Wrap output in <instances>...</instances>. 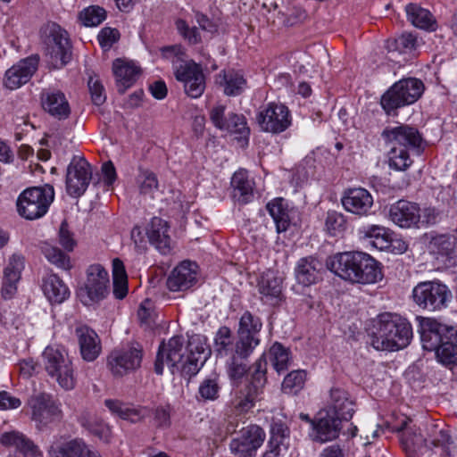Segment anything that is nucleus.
<instances>
[{
  "mask_svg": "<svg viewBox=\"0 0 457 457\" xmlns=\"http://www.w3.org/2000/svg\"><path fill=\"white\" fill-rule=\"evenodd\" d=\"M328 269L353 283L374 284L383 278L380 263L362 252L338 253L328 258Z\"/></svg>",
  "mask_w": 457,
  "mask_h": 457,
  "instance_id": "obj_1",
  "label": "nucleus"
},
{
  "mask_svg": "<svg viewBox=\"0 0 457 457\" xmlns=\"http://www.w3.org/2000/svg\"><path fill=\"white\" fill-rule=\"evenodd\" d=\"M381 137L389 148V166L396 170L408 169L412 163L411 154H419L422 149V135L417 128L408 124L386 127Z\"/></svg>",
  "mask_w": 457,
  "mask_h": 457,
  "instance_id": "obj_2",
  "label": "nucleus"
},
{
  "mask_svg": "<svg viewBox=\"0 0 457 457\" xmlns=\"http://www.w3.org/2000/svg\"><path fill=\"white\" fill-rule=\"evenodd\" d=\"M420 337L425 350L436 353L444 365L457 364V327L424 318L420 322Z\"/></svg>",
  "mask_w": 457,
  "mask_h": 457,
  "instance_id": "obj_3",
  "label": "nucleus"
},
{
  "mask_svg": "<svg viewBox=\"0 0 457 457\" xmlns=\"http://www.w3.org/2000/svg\"><path fill=\"white\" fill-rule=\"evenodd\" d=\"M412 338L411 323L395 313L378 316L371 332V345L380 351H398L410 345Z\"/></svg>",
  "mask_w": 457,
  "mask_h": 457,
  "instance_id": "obj_4",
  "label": "nucleus"
},
{
  "mask_svg": "<svg viewBox=\"0 0 457 457\" xmlns=\"http://www.w3.org/2000/svg\"><path fill=\"white\" fill-rule=\"evenodd\" d=\"M250 378L244 387L237 390L231 400V406L237 414L251 410L263 393L267 382V361L263 353L249 368Z\"/></svg>",
  "mask_w": 457,
  "mask_h": 457,
  "instance_id": "obj_5",
  "label": "nucleus"
},
{
  "mask_svg": "<svg viewBox=\"0 0 457 457\" xmlns=\"http://www.w3.org/2000/svg\"><path fill=\"white\" fill-rule=\"evenodd\" d=\"M424 84L415 78L403 79L391 86L381 96L380 104L387 115H396L397 110L414 104L421 96Z\"/></svg>",
  "mask_w": 457,
  "mask_h": 457,
  "instance_id": "obj_6",
  "label": "nucleus"
},
{
  "mask_svg": "<svg viewBox=\"0 0 457 457\" xmlns=\"http://www.w3.org/2000/svg\"><path fill=\"white\" fill-rule=\"evenodd\" d=\"M54 199V187L49 184L29 187L18 196V213L29 220L40 219L47 212Z\"/></svg>",
  "mask_w": 457,
  "mask_h": 457,
  "instance_id": "obj_7",
  "label": "nucleus"
},
{
  "mask_svg": "<svg viewBox=\"0 0 457 457\" xmlns=\"http://www.w3.org/2000/svg\"><path fill=\"white\" fill-rule=\"evenodd\" d=\"M40 37L46 54L55 68H62L71 59V45L68 32L55 22H49L40 29Z\"/></svg>",
  "mask_w": 457,
  "mask_h": 457,
  "instance_id": "obj_8",
  "label": "nucleus"
},
{
  "mask_svg": "<svg viewBox=\"0 0 457 457\" xmlns=\"http://www.w3.org/2000/svg\"><path fill=\"white\" fill-rule=\"evenodd\" d=\"M44 366L46 373L55 379L65 390L73 389L76 384L75 370L72 361L63 348L47 346L43 352Z\"/></svg>",
  "mask_w": 457,
  "mask_h": 457,
  "instance_id": "obj_9",
  "label": "nucleus"
},
{
  "mask_svg": "<svg viewBox=\"0 0 457 457\" xmlns=\"http://www.w3.org/2000/svg\"><path fill=\"white\" fill-rule=\"evenodd\" d=\"M143 347L131 343L113 349L107 357V368L115 378H122L136 371L141 366Z\"/></svg>",
  "mask_w": 457,
  "mask_h": 457,
  "instance_id": "obj_10",
  "label": "nucleus"
},
{
  "mask_svg": "<svg viewBox=\"0 0 457 457\" xmlns=\"http://www.w3.org/2000/svg\"><path fill=\"white\" fill-rule=\"evenodd\" d=\"M167 364L172 374L186 375L184 368H187V356L184 355V338L182 336L172 337L167 344L162 343L159 346L154 371L158 375L163 373V364Z\"/></svg>",
  "mask_w": 457,
  "mask_h": 457,
  "instance_id": "obj_11",
  "label": "nucleus"
},
{
  "mask_svg": "<svg viewBox=\"0 0 457 457\" xmlns=\"http://www.w3.org/2000/svg\"><path fill=\"white\" fill-rule=\"evenodd\" d=\"M262 328V321L259 316L250 311L244 312L237 330L236 353L242 356L251 355L261 342Z\"/></svg>",
  "mask_w": 457,
  "mask_h": 457,
  "instance_id": "obj_12",
  "label": "nucleus"
},
{
  "mask_svg": "<svg viewBox=\"0 0 457 457\" xmlns=\"http://www.w3.org/2000/svg\"><path fill=\"white\" fill-rule=\"evenodd\" d=\"M413 301L424 309L436 311L445 308L453 295L448 287L437 281L419 283L412 290Z\"/></svg>",
  "mask_w": 457,
  "mask_h": 457,
  "instance_id": "obj_13",
  "label": "nucleus"
},
{
  "mask_svg": "<svg viewBox=\"0 0 457 457\" xmlns=\"http://www.w3.org/2000/svg\"><path fill=\"white\" fill-rule=\"evenodd\" d=\"M92 167L80 156H73L67 167L66 172V191L74 198L84 195L92 179Z\"/></svg>",
  "mask_w": 457,
  "mask_h": 457,
  "instance_id": "obj_14",
  "label": "nucleus"
},
{
  "mask_svg": "<svg viewBox=\"0 0 457 457\" xmlns=\"http://www.w3.org/2000/svg\"><path fill=\"white\" fill-rule=\"evenodd\" d=\"M261 129L265 132L279 134L291 125V115L288 108L280 104L269 103L261 110L256 117Z\"/></svg>",
  "mask_w": 457,
  "mask_h": 457,
  "instance_id": "obj_15",
  "label": "nucleus"
},
{
  "mask_svg": "<svg viewBox=\"0 0 457 457\" xmlns=\"http://www.w3.org/2000/svg\"><path fill=\"white\" fill-rule=\"evenodd\" d=\"M264 439L263 429L257 425H251L242 428L238 436L230 441L229 449L236 457H255Z\"/></svg>",
  "mask_w": 457,
  "mask_h": 457,
  "instance_id": "obj_16",
  "label": "nucleus"
},
{
  "mask_svg": "<svg viewBox=\"0 0 457 457\" xmlns=\"http://www.w3.org/2000/svg\"><path fill=\"white\" fill-rule=\"evenodd\" d=\"M29 405L32 410V420L40 426L59 421L62 417L60 403L49 395L40 394L32 397Z\"/></svg>",
  "mask_w": 457,
  "mask_h": 457,
  "instance_id": "obj_17",
  "label": "nucleus"
},
{
  "mask_svg": "<svg viewBox=\"0 0 457 457\" xmlns=\"http://www.w3.org/2000/svg\"><path fill=\"white\" fill-rule=\"evenodd\" d=\"M39 58L37 54L20 60L9 68L4 77V86L15 90L28 83L38 68Z\"/></svg>",
  "mask_w": 457,
  "mask_h": 457,
  "instance_id": "obj_18",
  "label": "nucleus"
},
{
  "mask_svg": "<svg viewBox=\"0 0 457 457\" xmlns=\"http://www.w3.org/2000/svg\"><path fill=\"white\" fill-rule=\"evenodd\" d=\"M109 275L100 264L90 265L87 270V280L83 290L89 302H99L109 294Z\"/></svg>",
  "mask_w": 457,
  "mask_h": 457,
  "instance_id": "obj_19",
  "label": "nucleus"
},
{
  "mask_svg": "<svg viewBox=\"0 0 457 457\" xmlns=\"http://www.w3.org/2000/svg\"><path fill=\"white\" fill-rule=\"evenodd\" d=\"M343 420L345 419L332 413L329 410H320L316 417L312 440L318 443H326L337 438Z\"/></svg>",
  "mask_w": 457,
  "mask_h": 457,
  "instance_id": "obj_20",
  "label": "nucleus"
},
{
  "mask_svg": "<svg viewBox=\"0 0 457 457\" xmlns=\"http://www.w3.org/2000/svg\"><path fill=\"white\" fill-rule=\"evenodd\" d=\"M197 276V264L190 261H184L171 271L166 285L172 292L186 291L196 284Z\"/></svg>",
  "mask_w": 457,
  "mask_h": 457,
  "instance_id": "obj_21",
  "label": "nucleus"
},
{
  "mask_svg": "<svg viewBox=\"0 0 457 457\" xmlns=\"http://www.w3.org/2000/svg\"><path fill=\"white\" fill-rule=\"evenodd\" d=\"M388 217L400 228L418 227L421 213L420 206L412 202L399 200L389 208Z\"/></svg>",
  "mask_w": 457,
  "mask_h": 457,
  "instance_id": "obj_22",
  "label": "nucleus"
},
{
  "mask_svg": "<svg viewBox=\"0 0 457 457\" xmlns=\"http://www.w3.org/2000/svg\"><path fill=\"white\" fill-rule=\"evenodd\" d=\"M283 280L273 270L263 272L257 282L261 300L267 304L278 305L284 300Z\"/></svg>",
  "mask_w": 457,
  "mask_h": 457,
  "instance_id": "obj_23",
  "label": "nucleus"
},
{
  "mask_svg": "<svg viewBox=\"0 0 457 457\" xmlns=\"http://www.w3.org/2000/svg\"><path fill=\"white\" fill-rule=\"evenodd\" d=\"M344 208L353 214L365 216L370 213L373 206V197L362 187L349 188L344 192L341 198Z\"/></svg>",
  "mask_w": 457,
  "mask_h": 457,
  "instance_id": "obj_24",
  "label": "nucleus"
},
{
  "mask_svg": "<svg viewBox=\"0 0 457 457\" xmlns=\"http://www.w3.org/2000/svg\"><path fill=\"white\" fill-rule=\"evenodd\" d=\"M43 109L53 117L62 120L71 114V106L65 95L57 89H44L40 94Z\"/></svg>",
  "mask_w": 457,
  "mask_h": 457,
  "instance_id": "obj_25",
  "label": "nucleus"
},
{
  "mask_svg": "<svg viewBox=\"0 0 457 457\" xmlns=\"http://www.w3.org/2000/svg\"><path fill=\"white\" fill-rule=\"evenodd\" d=\"M24 269V257L13 253L4 270L1 294L4 299H11L17 292V284Z\"/></svg>",
  "mask_w": 457,
  "mask_h": 457,
  "instance_id": "obj_26",
  "label": "nucleus"
},
{
  "mask_svg": "<svg viewBox=\"0 0 457 457\" xmlns=\"http://www.w3.org/2000/svg\"><path fill=\"white\" fill-rule=\"evenodd\" d=\"M169 229L168 222L159 217H154L146 228L150 244L162 254L170 253L172 249Z\"/></svg>",
  "mask_w": 457,
  "mask_h": 457,
  "instance_id": "obj_27",
  "label": "nucleus"
},
{
  "mask_svg": "<svg viewBox=\"0 0 457 457\" xmlns=\"http://www.w3.org/2000/svg\"><path fill=\"white\" fill-rule=\"evenodd\" d=\"M81 357L86 361H94L102 352L101 340L96 331L87 326L75 329Z\"/></svg>",
  "mask_w": 457,
  "mask_h": 457,
  "instance_id": "obj_28",
  "label": "nucleus"
},
{
  "mask_svg": "<svg viewBox=\"0 0 457 457\" xmlns=\"http://www.w3.org/2000/svg\"><path fill=\"white\" fill-rule=\"evenodd\" d=\"M324 410H329L332 413L349 420L352 419L354 410L353 402L349 394L341 386H332L329 390V399Z\"/></svg>",
  "mask_w": 457,
  "mask_h": 457,
  "instance_id": "obj_29",
  "label": "nucleus"
},
{
  "mask_svg": "<svg viewBox=\"0 0 457 457\" xmlns=\"http://www.w3.org/2000/svg\"><path fill=\"white\" fill-rule=\"evenodd\" d=\"M322 263L312 256L301 258L295 266V275L297 282L303 287L316 284L320 279Z\"/></svg>",
  "mask_w": 457,
  "mask_h": 457,
  "instance_id": "obj_30",
  "label": "nucleus"
},
{
  "mask_svg": "<svg viewBox=\"0 0 457 457\" xmlns=\"http://www.w3.org/2000/svg\"><path fill=\"white\" fill-rule=\"evenodd\" d=\"M112 71L120 94H124L136 82L141 71L140 68L133 62L121 59H116L113 62Z\"/></svg>",
  "mask_w": 457,
  "mask_h": 457,
  "instance_id": "obj_31",
  "label": "nucleus"
},
{
  "mask_svg": "<svg viewBox=\"0 0 457 457\" xmlns=\"http://www.w3.org/2000/svg\"><path fill=\"white\" fill-rule=\"evenodd\" d=\"M187 355V368H184L188 378L198 373L211 354V350L199 339L192 338L188 342Z\"/></svg>",
  "mask_w": 457,
  "mask_h": 457,
  "instance_id": "obj_32",
  "label": "nucleus"
},
{
  "mask_svg": "<svg viewBox=\"0 0 457 457\" xmlns=\"http://www.w3.org/2000/svg\"><path fill=\"white\" fill-rule=\"evenodd\" d=\"M41 287L45 296L51 303H62L71 295L67 285L54 273H47L43 277Z\"/></svg>",
  "mask_w": 457,
  "mask_h": 457,
  "instance_id": "obj_33",
  "label": "nucleus"
},
{
  "mask_svg": "<svg viewBox=\"0 0 457 457\" xmlns=\"http://www.w3.org/2000/svg\"><path fill=\"white\" fill-rule=\"evenodd\" d=\"M0 443L4 446L14 447L23 457H41L37 447L21 432L4 433L0 437Z\"/></svg>",
  "mask_w": 457,
  "mask_h": 457,
  "instance_id": "obj_34",
  "label": "nucleus"
},
{
  "mask_svg": "<svg viewBox=\"0 0 457 457\" xmlns=\"http://www.w3.org/2000/svg\"><path fill=\"white\" fill-rule=\"evenodd\" d=\"M104 405L112 414L132 423L138 422L149 415V410L146 407H132L119 400L106 399Z\"/></svg>",
  "mask_w": 457,
  "mask_h": 457,
  "instance_id": "obj_35",
  "label": "nucleus"
},
{
  "mask_svg": "<svg viewBox=\"0 0 457 457\" xmlns=\"http://www.w3.org/2000/svg\"><path fill=\"white\" fill-rule=\"evenodd\" d=\"M51 457H102L82 439L71 440L50 452Z\"/></svg>",
  "mask_w": 457,
  "mask_h": 457,
  "instance_id": "obj_36",
  "label": "nucleus"
},
{
  "mask_svg": "<svg viewBox=\"0 0 457 457\" xmlns=\"http://www.w3.org/2000/svg\"><path fill=\"white\" fill-rule=\"evenodd\" d=\"M233 197L240 204H247L253 197V181L249 179L247 171L239 170L231 179Z\"/></svg>",
  "mask_w": 457,
  "mask_h": 457,
  "instance_id": "obj_37",
  "label": "nucleus"
},
{
  "mask_svg": "<svg viewBox=\"0 0 457 457\" xmlns=\"http://www.w3.org/2000/svg\"><path fill=\"white\" fill-rule=\"evenodd\" d=\"M408 21L416 28L434 31L436 29L432 13L417 4H409L405 7Z\"/></svg>",
  "mask_w": 457,
  "mask_h": 457,
  "instance_id": "obj_38",
  "label": "nucleus"
},
{
  "mask_svg": "<svg viewBox=\"0 0 457 457\" xmlns=\"http://www.w3.org/2000/svg\"><path fill=\"white\" fill-rule=\"evenodd\" d=\"M214 353L217 356L230 357L236 354V341L228 327H220L214 337Z\"/></svg>",
  "mask_w": 457,
  "mask_h": 457,
  "instance_id": "obj_39",
  "label": "nucleus"
},
{
  "mask_svg": "<svg viewBox=\"0 0 457 457\" xmlns=\"http://www.w3.org/2000/svg\"><path fill=\"white\" fill-rule=\"evenodd\" d=\"M267 210L276 223L278 233L286 231L290 224V216L287 204L283 198H276L268 203Z\"/></svg>",
  "mask_w": 457,
  "mask_h": 457,
  "instance_id": "obj_40",
  "label": "nucleus"
},
{
  "mask_svg": "<svg viewBox=\"0 0 457 457\" xmlns=\"http://www.w3.org/2000/svg\"><path fill=\"white\" fill-rule=\"evenodd\" d=\"M80 425L90 434L107 442L111 436V428L103 419L91 413H83L79 420Z\"/></svg>",
  "mask_w": 457,
  "mask_h": 457,
  "instance_id": "obj_41",
  "label": "nucleus"
},
{
  "mask_svg": "<svg viewBox=\"0 0 457 457\" xmlns=\"http://www.w3.org/2000/svg\"><path fill=\"white\" fill-rule=\"evenodd\" d=\"M361 233L364 237L370 239V244L377 249L383 251L391 247V234L385 227L368 225L362 228Z\"/></svg>",
  "mask_w": 457,
  "mask_h": 457,
  "instance_id": "obj_42",
  "label": "nucleus"
},
{
  "mask_svg": "<svg viewBox=\"0 0 457 457\" xmlns=\"http://www.w3.org/2000/svg\"><path fill=\"white\" fill-rule=\"evenodd\" d=\"M220 84L224 87V94L229 96H238L243 93L246 80L240 71L229 70L224 71Z\"/></svg>",
  "mask_w": 457,
  "mask_h": 457,
  "instance_id": "obj_43",
  "label": "nucleus"
},
{
  "mask_svg": "<svg viewBox=\"0 0 457 457\" xmlns=\"http://www.w3.org/2000/svg\"><path fill=\"white\" fill-rule=\"evenodd\" d=\"M113 295L117 299H123L128 294V276L122 261H112Z\"/></svg>",
  "mask_w": 457,
  "mask_h": 457,
  "instance_id": "obj_44",
  "label": "nucleus"
},
{
  "mask_svg": "<svg viewBox=\"0 0 457 457\" xmlns=\"http://www.w3.org/2000/svg\"><path fill=\"white\" fill-rule=\"evenodd\" d=\"M270 356L272 365L278 373L285 371L291 363L290 351L282 344L276 342L270 348Z\"/></svg>",
  "mask_w": 457,
  "mask_h": 457,
  "instance_id": "obj_45",
  "label": "nucleus"
},
{
  "mask_svg": "<svg viewBox=\"0 0 457 457\" xmlns=\"http://www.w3.org/2000/svg\"><path fill=\"white\" fill-rule=\"evenodd\" d=\"M41 251L49 262L57 268L68 270L71 268L70 257L58 247L49 243H43Z\"/></svg>",
  "mask_w": 457,
  "mask_h": 457,
  "instance_id": "obj_46",
  "label": "nucleus"
},
{
  "mask_svg": "<svg viewBox=\"0 0 457 457\" xmlns=\"http://www.w3.org/2000/svg\"><path fill=\"white\" fill-rule=\"evenodd\" d=\"M417 46V37L411 33H403L396 38L386 41V48L389 52L401 54H410L416 50Z\"/></svg>",
  "mask_w": 457,
  "mask_h": 457,
  "instance_id": "obj_47",
  "label": "nucleus"
},
{
  "mask_svg": "<svg viewBox=\"0 0 457 457\" xmlns=\"http://www.w3.org/2000/svg\"><path fill=\"white\" fill-rule=\"evenodd\" d=\"M307 373L303 370H296L289 372L283 379L281 389L287 395H296L304 386Z\"/></svg>",
  "mask_w": 457,
  "mask_h": 457,
  "instance_id": "obj_48",
  "label": "nucleus"
},
{
  "mask_svg": "<svg viewBox=\"0 0 457 457\" xmlns=\"http://www.w3.org/2000/svg\"><path fill=\"white\" fill-rule=\"evenodd\" d=\"M79 19L86 27H96L106 19V11L98 5H91L79 12Z\"/></svg>",
  "mask_w": 457,
  "mask_h": 457,
  "instance_id": "obj_49",
  "label": "nucleus"
},
{
  "mask_svg": "<svg viewBox=\"0 0 457 457\" xmlns=\"http://www.w3.org/2000/svg\"><path fill=\"white\" fill-rule=\"evenodd\" d=\"M289 429L282 421H274L270 426V438L268 445L287 449L289 438Z\"/></svg>",
  "mask_w": 457,
  "mask_h": 457,
  "instance_id": "obj_50",
  "label": "nucleus"
},
{
  "mask_svg": "<svg viewBox=\"0 0 457 457\" xmlns=\"http://www.w3.org/2000/svg\"><path fill=\"white\" fill-rule=\"evenodd\" d=\"M250 355L242 356L236 353L228 361V374L232 380L241 379L247 372L245 361Z\"/></svg>",
  "mask_w": 457,
  "mask_h": 457,
  "instance_id": "obj_51",
  "label": "nucleus"
},
{
  "mask_svg": "<svg viewBox=\"0 0 457 457\" xmlns=\"http://www.w3.org/2000/svg\"><path fill=\"white\" fill-rule=\"evenodd\" d=\"M222 130H227L230 133L239 134L242 137H247L250 133V129L247 127L246 119L244 115L230 113L225 122Z\"/></svg>",
  "mask_w": 457,
  "mask_h": 457,
  "instance_id": "obj_52",
  "label": "nucleus"
},
{
  "mask_svg": "<svg viewBox=\"0 0 457 457\" xmlns=\"http://www.w3.org/2000/svg\"><path fill=\"white\" fill-rule=\"evenodd\" d=\"M454 245L455 241L449 235H438L430 241L431 251L442 256L450 255L454 249Z\"/></svg>",
  "mask_w": 457,
  "mask_h": 457,
  "instance_id": "obj_53",
  "label": "nucleus"
},
{
  "mask_svg": "<svg viewBox=\"0 0 457 457\" xmlns=\"http://www.w3.org/2000/svg\"><path fill=\"white\" fill-rule=\"evenodd\" d=\"M346 220L345 216L336 211H330L327 214L325 227L327 231L332 235L337 236L346 229Z\"/></svg>",
  "mask_w": 457,
  "mask_h": 457,
  "instance_id": "obj_54",
  "label": "nucleus"
},
{
  "mask_svg": "<svg viewBox=\"0 0 457 457\" xmlns=\"http://www.w3.org/2000/svg\"><path fill=\"white\" fill-rule=\"evenodd\" d=\"M139 191L143 195H150L158 189L156 175L148 170H141L137 176Z\"/></svg>",
  "mask_w": 457,
  "mask_h": 457,
  "instance_id": "obj_55",
  "label": "nucleus"
},
{
  "mask_svg": "<svg viewBox=\"0 0 457 457\" xmlns=\"http://www.w3.org/2000/svg\"><path fill=\"white\" fill-rule=\"evenodd\" d=\"M220 392V386L217 378H205L204 379L198 388L200 396L204 401H214L218 399Z\"/></svg>",
  "mask_w": 457,
  "mask_h": 457,
  "instance_id": "obj_56",
  "label": "nucleus"
},
{
  "mask_svg": "<svg viewBox=\"0 0 457 457\" xmlns=\"http://www.w3.org/2000/svg\"><path fill=\"white\" fill-rule=\"evenodd\" d=\"M201 67L194 62H186L184 64H180L179 67L175 69V77L179 81L184 83V86L189 79L196 77V72H202Z\"/></svg>",
  "mask_w": 457,
  "mask_h": 457,
  "instance_id": "obj_57",
  "label": "nucleus"
},
{
  "mask_svg": "<svg viewBox=\"0 0 457 457\" xmlns=\"http://www.w3.org/2000/svg\"><path fill=\"white\" fill-rule=\"evenodd\" d=\"M120 35L117 29L104 27L99 31L97 40L100 46L104 51H107L120 39Z\"/></svg>",
  "mask_w": 457,
  "mask_h": 457,
  "instance_id": "obj_58",
  "label": "nucleus"
},
{
  "mask_svg": "<svg viewBox=\"0 0 457 457\" xmlns=\"http://www.w3.org/2000/svg\"><path fill=\"white\" fill-rule=\"evenodd\" d=\"M205 88L204 75L202 72L196 73V77L189 79L188 82L184 86L185 93L192 97L197 98L201 96Z\"/></svg>",
  "mask_w": 457,
  "mask_h": 457,
  "instance_id": "obj_59",
  "label": "nucleus"
},
{
  "mask_svg": "<svg viewBox=\"0 0 457 457\" xmlns=\"http://www.w3.org/2000/svg\"><path fill=\"white\" fill-rule=\"evenodd\" d=\"M170 411V404L157 406L153 411L154 426L159 428H169L171 424Z\"/></svg>",
  "mask_w": 457,
  "mask_h": 457,
  "instance_id": "obj_60",
  "label": "nucleus"
},
{
  "mask_svg": "<svg viewBox=\"0 0 457 457\" xmlns=\"http://www.w3.org/2000/svg\"><path fill=\"white\" fill-rule=\"evenodd\" d=\"M176 28L179 33L191 45L198 44L201 41V36L196 27H189L186 21L178 20Z\"/></svg>",
  "mask_w": 457,
  "mask_h": 457,
  "instance_id": "obj_61",
  "label": "nucleus"
},
{
  "mask_svg": "<svg viewBox=\"0 0 457 457\" xmlns=\"http://www.w3.org/2000/svg\"><path fill=\"white\" fill-rule=\"evenodd\" d=\"M88 88L92 101L96 105H101L105 102L106 95L104 88L98 79L91 77L88 80Z\"/></svg>",
  "mask_w": 457,
  "mask_h": 457,
  "instance_id": "obj_62",
  "label": "nucleus"
},
{
  "mask_svg": "<svg viewBox=\"0 0 457 457\" xmlns=\"http://www.w3.org/2000/svg\"><path fill=\"white\" fill-rule=\"evenodd\" d=\"M161 52L164 58L171 60L173 63L184 62L186 56L184 48L180 45L164 46Z\"/></svg>",
  "mask_w": 457,
  "mask_h": 457,
  "instance_id": "obj_63",
  "label": "nucleus"
},
{
  "mask_svg": "<svg viewBox=\"0 0 457 457\" xmlns=\"http://www.w3.org/2000/svg\"><path fill=\"white\" fill-rule=\"evenodd\" d=\"M424 438L420 431L414 430H406L402 435V442L403 444L408 447H413V448H419L424 443Z\"/></svg>",
  "mask_w": 457,
  "mask_h": 457,
  "instance_id": "obj_64",
  "label": "nucleus"
}]
</instances>
